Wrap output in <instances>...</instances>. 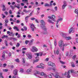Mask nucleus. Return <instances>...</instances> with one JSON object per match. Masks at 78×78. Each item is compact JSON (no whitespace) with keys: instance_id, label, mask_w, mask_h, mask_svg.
Instances as JSON below:
<instances>
[{"instance_id":"obj_1","label":"nucleus","mask_w":78,"mask_h":78,"mask_svg":"<svg viewBox=\"0 0 78 78\" xmlns=\"http://www.w3.org/2000/svg\"><path fill=\"white\" fill-rule=\"evenodd\" d=\"M41 23L42 24V25H43V26H42L41 25H42V24L41 25V27H43V29L45 31V32L44 33V34H48V32H47V28H46V27L44 26L45 25V22H44V21L43 20H41Z\"/></svg>"},{"instance_id":"obj_2","label":"nucleus","mask_w":78,"mask_h":78,"mask_svg":"<svg viewBox=\"0 0 78 78\" xmlns=\"http://www.w3.org/2000/svg\"><path fill=\"white\" fill-rule=\"evenodd\" d=\"M59 46L60 47H66L67 45V44H64V42H63V41L62 40H61L58 43Z\"/></svg>"},{"instance_id":"obj_3","label":"nucleus","mask_w":78,"mask_h":78,"mask_svg":"<svg viewBox=\"0 0 78 78\" xmlns=\"http://www.w3.org/2000/svg\"><path fill=\"white\" fill-rule=\"evenodd\" d=\"M35 55H37V57H36L35 58V59L36 60H35L34 61V62H38V61H39V57H38V56H39V53H35L34 54Z\"/></svg>"},{"instance_id":"obj_4","label":"nucleus","mask_w":78,"mask_h":78,"mask_svg":"<svg viewBox=\"0 0 78 78\" xmlns=\"http://www.w3.org/2000/svg\"><path fill=\"white\" fill-rule=\"evenodd\" d=\"M54 52L55 55H58L59 53V48H56L55 49Z\"/></svg>"},{"instance_id":"obj_5","label":"nucleus","mask_w":78,"mask_h":78,"mask_svg":"<svg viewBox=\"0 0 78 78\" xmlns=\"http://www.w3.org/2000/svg\"><path fill=\"white\" fill-rule=\"evenodd\" d=\"M26 55L29 59H31L32 58V55L31 54V53L28 52L27 53Z\"/></svg>"},{"instance_id":"obj_6","label":"nucleus","mask_w":78,"mask_h":78,"mask_svg":"<svg viewBox=\"0 0 78 78\" xmlns=\"http://www.w3.org/2000/svg\"><path fill=\"white\" fill-rule=\"evenodd\" d=\"M48 64L49 66H52L53 68L55 67V64L51 62H49Z\"/></svg>"},{"instance_id":"obj_7","label":"nucleus","mask_w":78,"mask_h":78,"mask_svg":"<svg viewBox=\"0 0 78 78\" xmlns=\"http://www.w3.org/2000/svg\"><path fill=\"white\" fill-rule=\"evenodd\" d=\"M31 51H32V52H35L37 51H38V49H37L36 47L33 46L32 47V48L31 49Z\"/></svg>"},{"instance_id":"obj_8","label":"nucleus","mask_w":78,"mask_h":78,"mask_svg":"<svg viewBox=\"0 0 78 78\" xmlns=\"http://www.w3.org/2000/svg\"><path fill=\"white\" fill-rule=\"evenodd\" d=\"M67 2L66 1L63 2V4L62 5V9H64L67 6Z\"/></svg>"},{"instance_id":"obj_9","label":"nucleus","mask_w":78,"mask_h":78,"mask_svg":"<svg viewBox=\"0 0 78 78\" xmlns=\"http://www.w3.org/2000/svg\"><path fill=\"white\" fill-rule=\"evenodd\" d=\"M5 54L3 52L2 53V58L1 59V61H5Z\"/></svg>"},{"instance_id":"obj_10","label":"nucleus","mask_w":78,"mask_h":78,"mask_svg":"<svg viewBox=\"0 0 78 78\" xmlns=\"http://www.w3.org/2000/svg\"><path fill=\"white\" fill-rule=\"evenodd\" d=\"M30 28L31 29L32 31H34V29L35 28V26H34V25L33 24H32L30 25Z\"/></svg>"},{"instance_id":"obj_11","label":"nucleus","mask_w":78,"mask_h":78,"mask_svg":"<svg viewBox=\"0 0 78 78\" xmlns=\"http://www.w3.org/2000/svg\"><path fill=\"white\" fill-rule=\"evenodd\" d=\"M75 32V29L74 28L71 27L70 28L69 31V33L70 34L71 33H74Z\"/></svg>"},{"instance_id":"obj_12","label":"nucleus","mask_w":78,"mask_h":78,"mask_svg":"<svg viewBox=\"0 0 78 78\" xmlns=\"http://www.w3.org/2000/svg\"><path fill=\"white\" fill-rule=\"evenodd\" d=\"M26 72L28 74H30V73L32 72V70H31V69H28L27 70Z\"/></svg>"},{"instance_id":"obj_13","label":"nucleus","mask_w":78,"mask_h":78,"mask_svg":"<svg viewBox=\"0 0 78 78\" xmlns=\"http://www.w3.org/2000/svg\"><path fill=\"white\" fill-rule=\"evenodd\" d=\"M40 66H41V69H44V67H45V65L42 63H40Z\"/></svg>"},{"instance_id":"obj_14","label":"nucleus","mask_w":78,"mask_h":78,"mask_svg":"<svg viewBox=\"0 0 78 78\" xmlns=\"http://www.w3.org/2000/svg\"><path fill=\"white\" fill-rule=\"evenodd\" d=\"M17 73H18V70L17 69H15L13 71V74L14 75H17Z\"/></svg>"},{"instance_id":"obj_15","label":"nucleus","mask_w":78,"mask_h":78,"mask_svg":"<svg viewBox=\"0 0 78 78\" xmlns=\"http://www.w3.org/2000/svg\"><path fill=\"white\" fill-rule=\"evenodd\" d=\"M65 39L67 41H69V40H71V39H72V38L70 36L66 37H65Z\"/></svg>"},{"instance_id":"obj_16","label":"nucleus","mask_w":78,"mask_h":78,"mask_svg":"<svg viewBox=\"0 0 78 78\" xmlns=\"http://www.w3.org/2000/svg\"><path fill=\"white\" fill-rule=\"evenodd\" d=\"M14 30H16L17 31H19V29L18 28V27L17 26H14L13 27Z\"/></svg>"},{"instance_id":"obj_17","label":"nucleus","mask_w":78,"mask_h":78,"mask_svg":"<svg viewBox=\"0 0 78 78\" xmlns=\"http://www.w3.org/2000/svg\"><path fill=\"white\" fill-rule=\"evenodd\" d=\"M48 22L50 23H52V24H55V23L53 22L51 20L48 19Z\"/></svg>"},{"instance_id":"obj_18","label":"nucleus","mask_w":78,"mask_h":78,"mask_svg":"<svg viewBox=\"0 0 78 78\" xmlns=\"http://www.w3.org/2000/svg\"><path fill=\"white\" fill-rule=\"evenodd\" d=\"M67 35H68V34L67 33H63L62 37H66V36H67Z\"/></svg>"},{"instance_id":"obj_19","label":"nucleus","mask_w":78,"mask_h":78,"mask_svg":"<svg viewBox=\"0 0 78 78\" xmlns=\"http://www.w3.org/2000/svg\"><path fill=\"white\" fill-rule=\"evenodd\" d=\"M70 70H69L68 71L67 78H70Z\"/></svg>"},{"instance_id":"obj_20","label":"nucleus","mask_w":78,"mask_h":78,"mask_svg":"<svg viewBox=\"0 0 78 78\" xmlns=\"http://www.w3.org/2000/svg\"><path fill=\"white\" fill-rule=\"evenodd\" d=\"M2 7L3 8L2 11H6V8L5 7V5H2Z\"/></svg>"},{"instance_id":"obj_21","label":"nucleus","mask_w":78,"mask_h":78,"mask_svg":"<svg viewBox=\"0 0 78 78\" xmlns=\"http://www.w3.org/2000/svg\"><path fill=\"white\" fill-rule=\"evenodd\" d=\"M34 41V39H32L30 41V42L29 43L30 45H31L33 44V42Z\"/></svg>"},{"instance_id":"obj_22","label":"nucleus","mask_w":78,"mask_h":78,"mask_svg":"<svg viewBox=\"0 0 78 78\" xmlns=\"http://www.w3.org/2000/svg\"><path fill=\"white\" fill-rule=\"evenodd\" d=\"M39 74H40V73L39 72V71H37L35 73V75L36 76H37V75H39Z\"/></svg>"},{"instance_id":"obj_23","label":"nucleus","mask_w":78,"mask_h":78,"mask_svg":"<svg viewBox=\"0 0 78 78\" xmlns=\"http://www.w3.org/2000/svg\"><path fill=\"white\" fill-rule=\"evenodd\" d=\"M14 34H13L12 32H11L9 34V36H12L13 37H14Z\"/></svg>"},{"instance_id":"obj_24","label":"nucleus","mask_w":78,"mask_h":78,"mask_svg":"<svg viewBox=\"0 0 78 78\" xmlns=\"http://www.w3.org/2000/svg\"><path fill=\"white\" fill-rule=\"evenodd\" d=\"M52 75L53 76L54 75L53 74L51 73V74H49L48 75V76L49 78H52Z\"/></svg>"},{"instance_id":"obj_25","label":"nucleus","mask_w":78,"mask_h":78,"mask_svg":"<svg viewBox=\"0 0 78 78\" xmlns=\"http://www.w3.org/2000/svg\"><path fill=\"white\" fill-rule=\"evenodd\" d=\"M55 78H60L61 77L59 76L58 75L57 73L55 75Z\"/></svg>"},{"instance_id":"obj_26","label":"nucleus","mask_w":78,"mask_h":78,"mask_svg":"<svg viewBox=\"0 0 78 78\" xmlns=\"http://www.w3.org/2000/svg\"><path fill=\"white\" fill-rule=\"evenodd\" d=\"M29 17H30V16H27L25 18V20L27 23V22H28V18H29Z\"/></svg>"},{"instance_id":"obj_27","label":"nucleus","mask_w":78,"mask_h":78,"mask_svg":"<svg viewBox=\"0 0 78 78\" xmlns=\"http://www.w3.org/2000/svg\"><path fill=\"white\" fill-rule=\"evenodd\" d=\"M20 73H23L24 72V70L22 68H21L20 69Z\"/></svg>"},{"instance_id":"obj_28","label":"nucleus","mask_w":78,"mask_h":78,"mask_svg":"<svg viewBox=\"0 0 78 78\" xmlns=\"http://www.w3.org/2000/svg\"><path fill=\"white\" fill-rule=\"evenodd\" d=\"M23 2L25 3L27 2V5H28V0H22Z\"/></svg>"},{"instance_id":"obj_29","label":"nucleus","mask_w":78,"mask_h":78,"mask_svg":"<svg viewBox=\"0 0 78 78\" xmlns=\"http://www.w3.org/2000/svg\"><path fill=\"white\" fill-rule=\"evenodd\" d=\"M62 18H61L57 20V23H58L59 21H62Z\"/></svg>"},{"instance_id":"obj_30","label":"nucleus","mask_w":78,"mask_h":78,"mask_svg":"<svg viewBox=\"0 0 78 78\" xmlns=\"http://www.w3.org/2000/svg\"><path fill=\"white\" fill-rule=\"evenodd\" d=\"M75 13H76V14H77V16H78V9H76L75 10Z\"/></svg>"},{"instance_id":"obj_31","label":"nucleus","mask_w":78,"mask_h":78,"mask_svg":"<svg viewBox=\"0 0 78 78\" xmlns=\"http://www.w3.org/2000/svg\"><path fill=\"white\" fill-rule=\"evenodd\" d=\"M44 74L45 73H44L43 72H41L40 73L41 76H44Z\"/></svg>"},{"instance_id":"obj_32","label":"nucleus","mask_w":78,"mask_h":78,"mask_svg":"<svg viewBox=\"0 0 78 78\" xmlns=\"http://www.w3.org/2000/svg\"><path fill=\"white\" fill-rule=\"evenodd\" d=\"M70 56H73V52L72 51H71L70 52Z\"/></svg>"},{"instance_id":"obj_33","label":"nucleus","mask_w":78,"mask_h":78,"mask_svg":"<svg viewBox=\"0 0 78 78\" xmlns=\"http://www.w3.org/2000/svg\"><path fill=\"white\" fill-rule=\"evenodd\" d=\"M71 67H75V64H74V63H71Z\"/></svg>"},{"instance_id":"obj_34","label":"nucleus","mask_w":78,"mask_h":78,"mask_svg":"<svg viewBox=\"0 0 78 78\" xmlns=\"http://www.w3.org/2000/svg\"><path fill=\"white\" fill-rule=\"evenodd\" d=\"M49 6H50V5H49V4L47 3H46L45 4L44 6L45 7Z\"/></svg>"},{"instance_id":"obj_35","label":"nucleus","mask_w":78,"mask_h":78,"mask_svg":"<svg viewBox=\"0 0 78 78\" xmlns=\"http://www.w3.org/2000/svg\"><path fill=\"white\" fill-rule=\"evenodd\" d=\"M15 61H16V62H20L19 59V58H17L16 59H15Z\"/></svg>"},{"instance_id":"obj_36","label":"nucleus","mask_w":78,"mask_h":78,"mask_svg":"<svg viewBox=\"0 0 78 78\" xmlns=\"http://www.w3.org/2000/svg\"><path fill=\"white\" fill-rule=\"evenodd\" d=\"M5 37H8V36L4 35L3 36H2V39H3V38H5Z\"/></svg>"},{"instance_id":"obj_37","label":"nucleus","mask_w":78,"mask_h":78,"mask_svg":"<svg viewBox=\"0 0 78 78\" xmlns=\"http://www.w3.org/2000/svg\"><path fill=\"white\" fill-rule=\"evenodd\" d=\"M22 59H23V63H25V58H22Z\"/></svg>"},{"instance_id":"obj_38","label":"nucleus","mask_w":78,"mask_h":78,"mask_svg":"<svg viewBox=\"0 0 78 78\" xmlns=\"http://www.w3.org/2000/svg\"><path fill=\"white\" fill-rule=\"evenodd\" d=\"M2 19H4L6 17V16H5V15L3 14H2Z\"/></svg>"},{"instance_id":"obj_39","label":"nucleus","mask_w":78,"mask_h":78,"mask_svg":"<svg viewBox=\"0 0 78 78\" xmlns=\"http://www.w3.org/2000/svg\"><path fill=\"white\" fill-rule=\"evenodd\" d=\"M56 26L57 28H58L59 26V24H58V23H57V22H56Z\"/></svg>"},{"instance_id":"obj_40","label":"nucleus","mask_w":78,"mask_h":78,"mask_svg":"<svg viewBox=\"0 0 78 78\" xmlns=\"http://www.w3.org/2000/svg\"><path fill=\"white\" fill-rule=\"evenodd\" d=\"M54 44L55 46H56V45H57V43H56V40H55Z\"/></svg>"},{"instance_id":"obj_41","label":"nucleus","mask_w":78,"mask_h":78,"mask_svg":"<svg viewBox=\"0 0 78 78\" xmlns=\"http://www.w3.org/2000/svg\"><path fill=\"white\" fill-rule=\"evenodd\" d=\"M20 45V44L19 43H17L16 45V47H19Z\"/></svg>"},{"instance_id":"obj_42","label":"nucleus","mask_w":78,"mask_h":78,"mask_svg":"<svg viewBox=\"0 0 78 78\" xmlns=\"http://www.w3.org/2000/svg\"><path fill=\"white\" fill-rule=\"evenodd\" d=\"M31 37H32V36H31V35L29 34L27 36V37L29 39H30V38H31Z\"/></svg>"},{"instance_id":"obj_43","label":"nucleus","mask_w":78,"mask_h":78,"mask_svg":"<svg viewBox=\"0 0 78 78\" xmlns=\"http://www.w3.org/2000/svg\"><path fill=\"white\" fill-rule=\"evenodd\" d=\"M23 12H26L27 13L28 12H29V11H27L26 9H24L23 10Z\"/></svg>"},{"instance_id":"obj_44","label":"nucleus","mask_w":78,"mask_h":78,"mask_svg":"<svg viewBox=\"0 0 78 78\" xmlns=\"http://www.w3.org/2000/svg\"><path fill=\"white\" fill-rule=\"evenodd\" d=\"M76 55H75L74 56H73V59H75L76 58Z\"/></svg>"},{"instance_id":"obj_45","label":"nucleus","mask_w":78,"mask_h":78,"mask_svg":"<svg viewBox=\"0 0 78 78\" xmlns=\"http://www.w3.org/2000/svg\"><path fill=\"white\" fill-rule=\"evenodd\" d=\"M4 77L2 76V73H0V78H3Z\"/></svg>"},{"instance_id":"obj_46","label":"nucleus","mask_w":78,"mask_h":78,"mask_svg":"<svg viewBox=\"0 0 78 78\" xmlns=\"http://www.w3.org/2000/svg\"><path fill=\"white\" fill-rule=\"evenodd\" d=\"M51 29L52 30H53L54 29V27H53V26L51 25L50 27Z\"/></svg>"},{"instance_id":"obj_47","label":"nucleus","mask_w":78,"mask_h":78,"mask_svg":"<svg viewBox=\"0 0 78 78\" xmlns=\"http://www.w3.org/2000/svg\"><path fill=\"white\" fill-rule=\"evenodd\" d=\"M51 17L52 18V19H55L56 16L54 15H52L51 16Z\"/></svg>"},{"instance_id":"obj_48","label":"nucleus","mask_w":78,"mask_h":78,"mask_svg":"<svg viewBox=\"0 0 78 78\" xmlns=\"http://www.w3.org/2000/svg\"><path fill=\"white\" fill-rule=\"evenodd\" d=\"M9 12L10 14H12V11L11 10H9Z\"/></svg>"},{"instance_id":"obj_49","label":"nucleus","mask_w":78,"mask_h":78,"mask_svg":"<svg viewBox=\"0 0 78 78\" xmlns=\"http://www.w3.org/2000/svg\"><path fill=\"white\" fill-rule=\"evenodd\" d=\"M30 19L31 20H34L36 19V18H31Z\"/></svg>"},{"instance_id":"obj_50","label":"nucleus","mask_w":78,"mask_h":78,"mask_svg":"<svg viewBox=\"0 0 78 78\" xmlns=\"http://www.w3.org/2000/svg\"><path fill=\"white\" fill-rule=\"evenodd\" d=\"M5 23H8V22H9V20L8 19L5 20Z\"/></svg>"},{"instance_id":"obj_51","label":"nucleus","mask_w":78,"mask_h":78,"mask_svg":"<svg viewBox=\"0 0 78 78\" xmlns=\"http://www.w3.org/2000/svg\"><path fill=\"white\" fill-rule=\"evenodd\" d=\"M3 71L4 72H8V69H4L3 70Z\"/></svg>"},{"instance_id":"obj_52","label":"nucleus","mask_w":78,"mask_h":78,"mask_svg":"<svg viewBox=\"0 0 78 78\" xmlns=\"http://www.w3.org/2000/svg\"><path fill=\"white\" fill-rule=\"evenodd\" d=\"M67 74H68V73L67 72H66L65 74H63L62 75H67Z\"/></svg>"},{"instance_id":"obj_53","label":"nucleus","mask_w":78,"mask_h":78,"mask_svg":"<svg viewBox=\"0 0 78 78\" xmlns=\"http://www.w3.org/2000/svg\"><path fill=\"white\" fill-rule=\"evenodd\" d=\"M60 62H61V64H65V63L64 62L61 61H60Z\"/></svg>"},{"instance_id":"obj_54","label":"nucleus","mask_w":78,"mask_h":78,"mask_svg":"<svg viewBox=\"0 0 78 78\" xmlns=\"http://www.w3.org/2000/svg\"><path fill=\"white\" fill-rule=\"evenodd\" d=\"M55 9L56 11H57V10H58V7L55 6Z\"/></svg>"},{"instance_id":"obj_55","label":"nucleus","mask_w":78,"mask_h":78,"mask_svg":"<svg viewBox=\"0 0 78 78\" xmlns=\"http://www.w3.org/2000/svg\"><path fill=\"white\" fill-rule=\"evenodd\" d=\"M5 45L6 46H8V42L7 41H5Z\"/></svg>"},{"instance_id":"obj_56","label":"nucleus","mask_w":78,"mask_h":78,"mask_svg":"<svg viewBox=\"0 0 78 78\" xmlns=\"http://www.w3.org/2000/svg\"><path fill=\"white\" fill-rule=\"evenodd\" d=\"M6 16L7 15V14H8V12H4Z\"/></svg>"},{"instance_id":"obj_57","label":"nucleus","mask_w":78,"mask_h":78,"mask_svg":"<svg viewBox=\"0 0 78 78\" xmlns=\"http://www.w3.org/2000/svg\"><path fill=\"white\" fill-rule=\"evenodd\" d=\"M40 66H36V68H41Z\"/></svg>"},{"instance_id":"obj_58","label":"nucleus","mask_w":78,"mask_h":78,"mask_svg":"<svg viewBox=\"0 0 78 78\" xmlns=\"http://www.w3.org/2000/svg\"><path fill=\"white\" fill-rule=\"evenodd\" d=\"M6 66V63H4L3 64V67H5Z\"/></svg>"},{"instance_id":"obj_59","label":"nucleus","mask_w":78,"mask_h":78,"mask_svg":"<svg viewBox=\"0 0 78 78\" xmlns=\"http://www.w3.org/2000/svg\"><path fill=\"white\" fill-rule=\"evenodd\" d=\"M48 60H49V58H47L45 59V61H48Z\"/></svg>"},{"instance_id":"obj_60","label":"nucleus","mask_w":78,"mask_h":78,"mask_svg":"<svg viewBox=\"0 0 78 78\" xmlns=\"http://www.w3.org/2000/svg\"><path fill=\"white\" fill-rule=\"evenodd\" d=\"M11 7L12 8V9H14L15 8L14 7H13L11 5Z\"/></svg>"},{"instance_id":"obj_61","label":"nucleus","mask_w":78,"mask_h":78,"mask_svg":"<svg viewBox=\"0 0 78 78\" xmlns=\"http://www.w3.org/2000/svg\"><path fill=\"white\" fill-rule=\"evenodd\" d=\"M5 27H8V24H7V23H5V24L4 25Z\"/></svg>"},{"instance_id":"obj_62","label":"nucleus","mask_w":78,"mask_h":78,"mask_svg":"<svg viewBox=\"0 0 78 78\" xmlns=\"http://www.w3.org/2000/svg\"><path fill=\"white\" fill-rule=\"evenodd\" d=\"M71 72L72 73L73 72V69H72L70 70Z\"/></svg>"},{"instance_id":"obj_63","label":"nucleus","mask_w":78,"mask_h":78,"mask_svg":"<svg viewBox=\"0 0 78 78\" xmlns=\"http://www.w3.org/2000/svg\"><path fill=\"white\" fill-rule=\"evenodd\" d=\"M39 55L40 56H42V55L43 54H42V53H39Z\"/></svg>"},{"instance_id":"obj_64","label":"nucleus","mask_w":78,"mask_h":78,"mask_svg":"<svg viewBox=\"0 0 78 78\" xmlns=\"http://www.w3.org/2000/svg\"><path fill=\"white\" fill-rule=\"evenodd\" d=\"M76 42H77V43H78V38H77L76 39Z\"/></svg>"}]
</instances>
